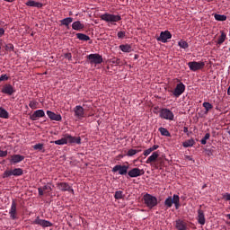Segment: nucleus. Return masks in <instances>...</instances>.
I'll list each match as a JSON object with an SVG mask.
<instances>
[{
	"label": "nucleus",
	"mask_w": 230,
	"mask_h": 230,
	"mask_svg": "<svg viewBox=\"0 0 230 230\" xmlns=\"http://www.w3.org/2000/svg\"><path fill=\"white\" fill-rule=\"evenodd\" d=\"M195 145L194 138H189V140H185V142L182 143V146L184 148H190Z\"/></svg>",
	"instance_id": "27"
},
{
	"label": "nucleus",
	"mask_w": 230,
	"mask_h": 230,
	"mask_svg": "<svg viewBox=\"0 0 230 230\" xmlns=\"http://www.w3.org/2000/svg\"><path fill=\"white\" fill-rule=\"evenodd\" d=\"M4 2L13 3V2H15V0H4Z\"/></svg>",
	"instance_id": "57"
},
{
	"label": "nucleus",
	"mask_w": 230,
	"mask_h": 230,
	"mask_svg": "<svg viewBox=\"0 0 230 230\" xmlns=\"http://www.w3.org/2000/svg\"><path fill=\"white\" fill-rule=\"evenodd\" d=\"M112 64L119 65L120 64V58H115L112 60Z\"/></svg>",
	"instance_id": "52"
},
{
	"label": "nucleus",
	"mask_w": 230,
	"mask_h": 230,
	"mask_svg": "<svg viewBox=\"0 0 230 230\" xmlns=\"http://www.w3.org/2000/svg\"><path fill=\"white\" fill-rule=\"evenodd\" d=\"M186 158H187L188 160H192L191 156H190V155H187Z\"/></svg>",
	"instance_id": "59"
},
{
	"label": "nucleus",
	"mask_w": 230,
	"mask_h": 230,
	"mask_svg": "<svg viewBox=\"0 0 230 230\" xmlns=\"http://www.w3.org/2000/svg\"><path fill=\"white\" fill-rule=\"evenodd\" d=\"M227 95H230V86L227 89Z\"/></svg>",
	"instance_id": "58"
},
{
	"label": "nucleus",
	"mask_w": 230,
	"mask_h": 230,
	"mask_svg": "<svg viewBox=\"0 0 230 230\" xmlns=\"http://www.w3.org/2000/svg\"><path fill=\"white\" fill-rule=\"evenodd\" d=\"M123 198H124V194H123V191H121V190L115 191V194H114L115 199H123Z\"/></svg>",
	"instance_id": "39"
},
{
	"label": "nucleus",
	"mask_w": 230,
	"mask_h": 230,
	"mask_svg": "<svg viewBox=\"0 0 230 230\" xmlns=\"http://www.w3.org/2000/svg\"><path fill=\"white\" fill-rule=\"evenodd\" d=\"M32 224L40 225V226H42V228L53 226V223L49 222V220H45L44 218H40V217H36L35 220H33Z\"/></svg>",
	"instance_id": "8"
},
{
	"label": "nucleus",
	"mask_w": 230,
	"mask_h": 230,
	"mask_svg": "<svg viewBox=\"0 0 230 230\" xmlns=\"http://www.w3.org/2000/svg\"><path fill=\"white\" fill-rule=\"evenodd\" d=\"M4 49L6 51H9V52L14 51V45L13 44H5Z\"/></svg>",
	"instance_id": "41"
},
{
	"label": "nucleus",
	"mask_w": 230,
	"mask_h": 230,
	"mask_svg": "<svg viewBox=\"0 0 230 230\" xmlns=\"http://www.w3.org/2000/svg\"><path fill=\"white\" fill-rule=\"evenodd\" d=\"M202 106L205 109V115H208V113H209V111H212L213 109V104L208 102H203Z\"/></svg>",
	"instance_id": "28"
},
{
	"label": "nucleus",
	"mask_w": 230,
	"mask_h": 230,
	"mask_svg": "<svg viewBox=\"0 0 230 230\" xmlns=\"http://www.w3.org/2000/svg\"><path fill=\"white\" fill-rule=\"evenodd\" d=\"M87 59L89 60L91 65H98V64H102L103 62V58L101 56V54H88Z\"/></svg>",
	"instance_id": "5"
},
{
	"label": "nucleus",
	"mask_w": 230,
	"mask_h": 230,
	"mask_svg": "<svg viewBox=\"0 0 230 230\" xmlns=\"http://www.w3.org/2000/svg\"><path fill=\"white\" fill-rule=\"evenodd\" d=\"M209 137H210V133L205 134L204 137L201 138V144L202 145H206L207 144V140L209 139Z\"/></svg>",
	"instance_id": "42"
},
{
	"label": "nucleus",
	"mask_w": 230,
	"mask_h": 230,
	"mask_svg": "<svg viewBox=\"0 0 230 230\" xmlns=\"http://www.w3.org/2000/svg\"><path fill=\"white\" fill-rule=\"evenodd\" d=\"M185 89H186V86L184 83L179 82L176 84V87L172 91H171V93H172L173 96H175L176 98H179V96L182 95V93H185Z\"/></svg>",
	"instance_id": "4"
},
{
	"label": "nucleus",
	"mask_w": 230,
	"mask_h": 230,
	"mask_svg": "<svg viewBox=\"0 0 230 230\" xmlns=\"http://www.w3.org/2000/svg\"><path fill=\"white\" fill-rule=\"evenodd\" d=\"M66 138H67L68 144H77V145L82 144V139L80 137H75L71 136V134H66Z\"/></svg>",
	"instance_id": "17"
},
{
	"label": "nucleus",
	"mask_w": 230,
	"mask_h": 230,
	"mask_svg": "<svg viewBox=\"0 0 230 230\" xmlns=\"http://www.w3.org/2000/svg\"><path fill=\"white\" fill-rule=\"evenodd\" d=\"M158 148H159V145H154V146L151 147L152 153H153V151H155V150L158 149Z\"/></svg>",
	"instance_id": "54"
},
{
	"label": "nucleus",
	"mask_w": 230,
	"mask_h": 230,
	"mask_svg": "<svg viewBox=\"0 0 230 230\" xmlns=\"http://www.w3.org/2000/svg\"><path fill=\"white\" fill-rule=\"evenodd\" d=\"M176 229L178 230H187L188 229V225L184 220H181L179 218L176 220V225H175Z\"/></svg>",
	"instance_id": "20"
},
{
	"label": "nucleus",
	"mask_w": 230,
	"mask_h": 230,
	"mask_svg": "<svg viewBox=\"0 0 230 230\" xmlns=\"http://www.w3.org/2000/svg\"><path fill=\"white\" fill-rule=\"evenodd\" d=\"M224 198H225L226 200H230V193L225 194Z\"/></svg>",
	"instance_id": "55"
},
{
	"label": "nucleus",
	"mask_w": 230,
	"mask_h": 230,
	"mask_svg": "<svg viewBox=\"0 0 230 230\" xmlns=\"http://www.w3.org/2000/svg\"><path fill=\"white\" fill-rule=\"evenodd\" d=\"M0 118H4V119H8L9 118L7 110L3 109V107H0Z\"/></svg>",
	"instance_id": "33"
},
{
	"label": "nucleus",
	"mask_w": 230,
	"mask_h": 230,
	"mask_svg": "<svg viewBox=\"0 0 230 230\" xmlns=\"http://www.w3.org/2000/svg\"><path fill=\"white\" fill-rule=\"evenodd\" d=\"M57 187L61 191H69L70 193H75V190L68 182H58Z\"/></svg>",
	"instance_id": "12"
},
{
	"label": "nucleus",
	"mask_w": 230,
	"mask_h": 230,
	"mask_svg": "<svg viewBox=\"0 0 230 230\" xmlns=\"http://www.w3.org/2000/svg\"><path fill=\"white\" fill-rule=\"evenodd\" d=\"M143 199L148 208H154L158 204L157 198L152 194H144Z\"/></svg>",
	"instance_id": "1"
},
{
	"label": "nucleus",
	"mask_w": 230,
	"mask_h": 230,
	"mask_svg": "<svg viewBox=\"0 0 230 230\" xmlns=\"http://www.w3.org/2000/svg\"><path fill=\"white\" fill-rule=\"evenodd\" d=\"M23 169H22L21 167H15L11 171H4L3 173V178H9L12 177V175H13V177H21L22 175H23Z\"/></svg>",
	"instance_id": "2"
},
{
	"label": "nucleus",
	"mask_w": 230,
	"mask_h": 230,
	"mask_svg": "<svg viewBox=\"0 0 230 230\" xmlns=\"http://www.w3.org/2000/svg\"><path fill=\"white\" fill-rule=\"evenodd\" d=\"M85 25L81 21H75L72 24L74 31H83Z\"/></svg>",
	"instance_id": "21"
},
{
	"label": "nucleus",
	"mask_w": 230,
	"mask_h": 230,
	"mask_svg": "<svg viewBox=\"0 0 230 230\" xmlns=\"http://www.w3.org/2000/svg\"><path fill=\"white\" fill-rule=\"evenodd\" d=\"M173 204L175 205L176 209L180 208L181 204H180V196H179V194H173Z\"/></svg>",
	"instance_id": "31"
},
{
	"label": "nucleus",
	"mask_w": 230,
	"mask_h": 230,
	"mask_svg": "<svg viewBox=\"0 0 230 230\" xmlns=\"http://www.w3.org/2000/svg\"><path fill=\"white\" fill-rule=\"evenodd\" d=\"M178 46L181 47V49H189L190 45L188 44L187 40H179Z\"/></svg>",
	"instance_id": "38"
},
{
	"label": "nucleus",
	"mask_w": 230,
	"mask_h": 230,
	"mask_svg": "<svg viewBox=\"0 0 230 230\" xmlns=\"http://www.w3.org/2000/svg\"><path fill=\"white\" fill-rule=\"evenodd\" d=\"M126 36V31H118V38L119 40H123Z\"/></svg>",
	"instance_id": "45"
},
{
	"label": "nucleus",
	"mask_w": 230,
	"mask_h": 230,
	"mask_svg": "<svg viewBox=\"0 0 230 230\" xmlns=\"http://www.w3.org/2000/svg\"><path fill=\"white\" fill-rule=\"evenodd\" d=\"M6 155H8V151H2L0 149V157H6Z\"/></svg>",
	"instance_id": "50"
},
{
	"label": "nucleus",
	"mask_w": 230,
	"mask_h": 230,
	"mask_svg": "<svg viewBox=\"0 0 230 230\" xmlns=\"http://www.w3.org/2000/svg\"><path fill=\"white\" fill-rule=\"evenodd\" d=\"M26 5H27V6H31V7H32V8H42V7H43L42 3L35 2L34 0H29V1L26 3Z\"/></svg>",
	"instance_id": "24"
},
{
	"label": "nucleus",
	"mask_w": 230,
	"mask_h": 230,
	"mask_svg": "<svg viewBox=\"0 0 230 230\" xmlns=\"http://www.w3.org/2000/svg\"><path fill=\"white\" fill-rule=\"evenodd\" d=\"M43 190L47 191L48 193H50V191H52L53 189L51 188V185L47 184V185H43Z\"/></svg>",
	"instance_id": "44"
},
{
	"label": "nucleus",
	"mask_w": 230,
	"mask_h": 230,
	"mask_svg": "<svg viewBox=\"0 0 230 230\" xmlns=\"http://www.w3.org/2000/svg\"><path fill=\"white\" fill-rule=\"evenodd\" d=\"M4 33H5L4 29H3V27H0V38H1L3 35H4Z\"/></svg>",
	"instance_id": "53"
},
{
	"label": "nucleus",
	"mask_w": 230,
	"mask_h": 230,
	"mask_svg": "<svg viewBox=\"0 0 230 230\" xmlns=\"http://www.w3.org/2000/svg\"><path fill=\"white\" fill-rule=\"evenodd\" d=\"M227 217L229 218V220H230V214H227Z\"/></svg>",
	"instance_id": "61"
},
{
	"label": "nucleus",
	"mask_w": 230,
	"mask_h": 230,
	"mask_svg": "<svg viewBox=\"0 0 230 230\" xmlns=\"http://www.w3.org/2000/svg\"><path fill=\"white\" fill-rule=\"evenodd\" d=\"M226 40V33H225V31H221V34L217 40V44L221 46V44H223V42H225Z\"/></svg>",
	"instance_id": "34"
},
{
	"label": "nucleus",
	"mask_w": 230,
	"mask_h": 230,
	"mask_svg": "<svg viewBox=\"0 0 230 230\" xmlns=\"http://www.w3.org/2000/svg\"><path fill=\"white\" fill-rule=\"evenodd\" d=\"M119 49L124 53H130V51H132V47H131V45H128V44L119 45Z\"/></svg>",
	"instance_id": "30"
},
{
	"label": "nucleus",
	"mask_w": 230,
	"mask_h": 230,
	"mask_svg": "<svg viewBox=\"0 0 230 230\" xmlns=\"http://www.w3.org/2000/svg\"><path fill=\"white\" fill-rule=\"evenodd\" d=\"M144 173H145L144 169H139V167H133V169L128 172V177H131V178L141 177V175H144Z\"/></svg>",
	"instance_id": "10"
},
{
	"label": "nucleus",
	"mask_w": 230,
	"mask_h": 230,
	"mask_svg": "<svg viewBox=\"0 0 230 230\" xmlns=\"http://www.w3.org/2000/svg\"><path fill=\"white\" fill-rule=\"evenodd\" d=\"M151 153H152V147H149L148 149H146V151H144V155L147 157L148 155H150Z\"/></svg>",
	"instance_id": "48"
},
{
	"label": "nucleus",
	"mask_w": 230,
	"mask_h": 230,
	"mask_svg": "<svg viewBox=\"0 0 230 230\" xmlns=\"http://www.w3.org/2000/svg\"><path fill=\"white\" fill-rule=\"evenodd\" d=\"M188 66L190 69V71L196 72L199 71V69L205 68V62H189Z\"/></svg>",
	"instance_id": "9"
},
{
	"label": "nucleus",
	"mask_w": 230,
	"mask_h": 230,
	"mask_svg": "<svg viewBox=\"0 0 230 230\" xmlns=\"http://www.w3.org/2000/svg\"><path fill=\"white\" fill-rule=\"evenodd\" d=\"M45 116V111L44 110H36L34 113L31 116V120H37L39 118H44Z\"/></svg>",
	"instance_id": "19"
},
{
	"label": "nucleus",
	"mask_w": 230,
	"mask_h": 230,
	"mask_svg": "<svg viewBox=\"0 0 230 230\" xmlns=\"http://www.w3.org/2000/svg\"><path fill=\"white\" fill-rule=\"evenodd\" d=\"M37 104L38 102L36 101H31L29 106L31 107V109H37Z\"/></svg>",
	"instance_id": "46"
},
{
	"label": "nucleus",
	"mask_w": 230,
	"mask_h": 230,
	"mask_svg": "<svg viewBox=\"0 0 230 230\" xmlns=\"http://www.w3.org/2000/svg\"><path fill=\"white\" fill-rule=\"evenodd\" d=\"M25 160L24 155H21L20 154H13V155H11L10 162L12 164H17L18 163L23 162Z\"/></svg>",
	"instance_id": "16"
},
{
	"label": "nucleus",
	"mask_w": 230,
	"mask_h": 230,
	"mask_svg": "<svg viewBox=\"0 0 230 230\" xmlns=\"http://www.w3.org/2000/svg\"><path fill=\"white\" fill-rule=\"evenodd\" d=\"M2 93H5L6 95H13L16 93L15 87L13 86L11 84L6 83L4 84L3 88L1 89Z\"/></svg>",
	"instance_id": "11"
},
{
	"label": "nucleus",
	"mask_w": 230,
	"mask_h": 230,
	"mask_svg": "<svg viewBox=\"0 0 230 230\" xmlns=\"http://www.w3.org/2000/svg\"><path fill=\"white\" fill-rule=\"evenodd\" d=\"M65 58L66 59L72 60L73 56L71 53H66Z\"/></svg>",
	"instance_id": "51"
},
{
	"label": "nucleus",
	"mask_w": 230,
	"mask_h": 230,
	"mask_svg": "<svg viewBox=\"0 0 230 230\" xmlns=\"http://www.w3.org/2000/svg\"><path fill=\"white\" fill-rule=\"evenodd\" d=\"M38 194L40 196H44V187H39L38 189Z\"/></svg>",
	"instance_id": "49"
},
{
	"label": "nucleus",
	"mask_w": 230,
	"mask_h": 230,
	"mask_svg": "<svg viewBox=\"0 0 230 230\" xmlns=\"http://www.w3.org/2000/svg\"><path fill=\"white\" fill-rule=\"evenodd\" d=\"M75 116L78 119H83L84 118L85 112L84 107L82 105H75L74 108Z\"/></svg>",
	"instance_id": "13"
},
{
	"label": "nucleus",
	"mask_w": 230,
	"mask_h": 230,
	"mask_svg": "<svg viewBox=\"0 0 230 230\" xmlns=\"http://www.w3.org/2000/svg\"><path fill=\"white\" fill-rule=\"evenodd\" d=\"M47 115L51 120H62L61 115H57L54 111H51L50 110H48Z\"/></svg>",
	"instance_id": "22"
},
{
	"label": "nucleus",
	"mask_w": 230,
	"mask_h": 230,
	"mask_svg": "<svg viewBox=\"0 0 230 230\" xmlns=\"http://www.w3.org/2000/svg\"><path fill=\"white\" fill-rule=\"evenodd\" d=\"M198 222L200 225H205L206 224V218H205V214L202 209H199L198 211Z\"/></svg>",
	"instance_id": "23"
},
{
	"label": "nucleus",
	"mask_w": 230,
	"mask_h": 230,
	"mask_svg": "<svg viewBox=\"0 0 230 230\" xmlns=\"http://www.w3.org/2000/svg\"><path fill=\"white\" fill-rule=\"evenodd\" d=\"M158 131L162 134V136H166V137H171L172 136L170 131H168V129L164 128V127H160Z\"/></svg>",
	"instance_id": "32"
},
{
	"label": "nucleus",
	"mask_w": 230,
	"mask_h": 230,
	"mask_svg": "<svg viewBox=\"0 0 230 230\" xmlns=\"http://www.w3.org/2000/svg\"><path fill=\"white\" fill-rule=\"evenodd\" d=\"M54 144H56V145H66V144H68L67 134H66L64 137L59 138L58 140H55Z\"/></svg>",
	"instance_id": "29"
},
{
	"label": "nucleus",
	"mask_w": 230,
	"mask_h": 230,
	"mask_svg": "<svg viewBox=\"0 0 230 230\" xmlns=\"http://www.w3.org/2000/svg\"><path fill=\"white\" fill-rule=\"evenodd\" d=\"M173 204H174V196L172 198V196H169L164 200V205H165L166 208H171Z\"/></svg>",
	"instance_id": "26"
},
{
	"label": "nucleus",
	"mask_w": 230,
	"mask_h": 230,
	"mask_svg": "<svg viewBox=\"0 0 230 230\" xmlns=\"http://www.w3.org/2000/svg\"><path fill=\"white\" fill-rule=\"evenodd\" d=\"M141 152V149H128L127 155L128 157H133V155H136V154H138Z\"/></svg>",
	"instance_id": "36"
},
{
	"label": "nucleus",
	"mask_w": 230,
	"mask_h": 230,
	"mask_svg": "<svg viewBox=\"0 0 230 230\" xmlns=\"http://www.w3.org/2000/svg\"><path fill=\"white\" fill-rule=\"evenodd\" d=\"M215 18L217 22H226L227 20L226 15H220L219 13H216Z\"/></svg>",
	"instance_id": "40"
},
{
	"label": "nucleus",
	"mask_w": 230,
	"mask_h": 230,
	"mask_svg": "<svg viewBox=\"0 0 230 230\" xmlns=\"http://www.w3.org/2000/svg\"><path fill=\"white\" fill-rule=\"evenodd\" d=\"M172 39V33L170 31H161L160 36H158V38H156L157 40H160L161 42H167L168 40Z\"/></svg>",
	"instance_id": "15"
},
{
	"label": "nucleus",
	"mask_w": 230,
	"mask_h": 230,
	"mask_svg": "<svg viewBox=\"0 0 230 230\" xmlns=\"http://www.w3.org/2000/svg\"><path fill=\"white\" fill-rule=\"evenodd\" d=\"M44 148V145L43 143H37L36 145H34L33 149H39V151H41V149Z\"/></svg>",
	"instance_id": "43"
},
{
	"label": "nucleus",
	"mask_w": 230,
	"mask_h": 230,
	"mask_svg": "<svg viewBox=\"0 0 230 230\" xmlns=\"http://www.w3.org/2000/svg\"><path fill=\"white\" fill-rule=\"evenodd\" d=\"M129 164L127 163V164H116L112 168V172H119V175H127L128 173Z\"/></svg>",
	"instance_id": "6"
},
{
	"label": "nucleus",
	"mask_w": 230,
	"mask_h": 230,
	"mask_svg": "<svg viewBox=\"0 0 230 230\" xmlns=\"http://www.w3.org/2000/svg\"><path fill=\"white\" fill-rule=\"evenodd\" d=\"M213 154L212 153H208V155H212Z\"/></svg>",
	"instance_id": "60"
},
{
	"label": "nucleus",
	"mask_w": 230,
	"mask_h": 230,
	"mask_svg": "<svg viewBox=\"0 0 230 230\" xmlns=\"http://www.w3.org/2000/svg\"><path fill=\"white\" fill-rule=\"evenodd\" d=\"M9 215L13 220H15L16 218H18L17 202H15L14 199L12 200V205H11V208L9 211Z\"/></svg>",
	"instance_id": "14"
},
{
	"label": "nucleus",
	"mask_w": 230,
	"mask_h": 230,
	"mask_svg": "<svg viewBox=\"0 0 230 230\" xmlns=\"http://www.w3.org/2000/svg\"><path fill=\"white\" fill-rule=\"evenodd\" d=\"M159 158V154L155 152L152 154V155L148 156L147 160H146V164H153L154 163V166L155 167V163H157V160Z\"/></svg>",
	"instance_id": "18"
},
{
	"label": "nucleus",
	"mask_w": 230,
	"mask_h": 230,
	"mask_svg": "<svg viewBox=\"0 0 230 230\" xmlns=\"http://www.w3.org/2000/svg\"><path fill=\"white\" fill-rule=\"evenodd\" d=\"M101 20L107 22H120L121 16L120 15H115L114 13H102L101 15Z\"/></svg>",
	"instance_id": "3"
},
{
	"label": "nucleus",
	"mask_w": 230,
	"mask_h": 230,
	"mask_svg": "<svg viewBox=\"0 0 230 230\" xmlns=\"http://www.w3.org/2000/svg\"><path fill=\"white\" fill-rule=\"evenodd\" d=\"M5 80H9L8 75H6V74H2V75H0V82H4V81H5Z\"/></svg>",
	"instance_id": "47"
},
{
	"label": "nucleus",
	"mask_w": 230,
	"mask_h": 230,
	"mask_svg": "<svg viewBox=\"0 0 230 230\" xmlns=\"http://www.w3.org/2000/svg\"><path fill=\"white\" fill-rule=\"evenodd\" d=\"M164 166V162L162 160V158H159L156 160V163H155V169H162V167Z\"/></svg>",
	"instance_id": "37"
},
{
	"label": "nucleus",
	"mask_w": 230,
	"mask_h": 230,
	"mask_svg": "<svg viewBox=\"0 0 230 230\" xmlns=\"http://www.w3.org/2000/svg\"><path fill=\"white\" fill-rule=\"evenodd\" d=\"M160 118L163 119L173 120L175 115L170 109H162L160 110Z\"/></svg>",
	"instance_id": "7"
},
{
	"label": "nucleus",
	"mask_w": 230,
	"mask_h": 230,
	"mask_svg": "<svg viewBox=\"0 0 230 230\" xmlns=\"http://www.w3.org/2000/svg\"><path fill=\"white\" fill-rule=\"evenodd\" d=\"M74 22V18H72L71 16H68L67 18H64L63 20H60L61 26H66L67 28H69L71 22Z\"/></svg>",
	"instance_id": "25"
},
{
	"label": "nucleus",
	"mask_w": 230,
	"mask_h": 230,
	"mask_svg": "<svg viewBox=\"0 0 230 230\" xmlns=\"http://www.w3.org/2000/svg\"><path fill=\"white\" fill-rule=\"evenodd\" d=\"M229 49V51H230V47H229V49Z\"/></svg>",
	"instance_id": "62"
},
{
	"label": "nucleus",
	"mask_w": 230,
	"mask_h": 230,
	"mask_svg": "<svg viewBox=\"0 0 230 230\" xmlns=\"http://www.w3.org/2000/svg\"><path fill=\"white\" fill-rule=\"evenodd\" d=\"M188 131H189L188 127H183V133H188Z\"/></svg>",
	"instance_id": "56"
},
{
	"label": "nucleus",
	"mask_w": 230,
	"mask_h": 230,
	"mask_svg": "<svg viewBox=\"0 0 230 230\" xmlns=\"http://www.w3.org/2000/svg\"><path fill=\"white\" fill-rule=\"evenodd\" d=\"M76 37L80 40H90V36L84 33H76Z\"/></svg>",
	"instance_id": "35"
}]
</instances>
